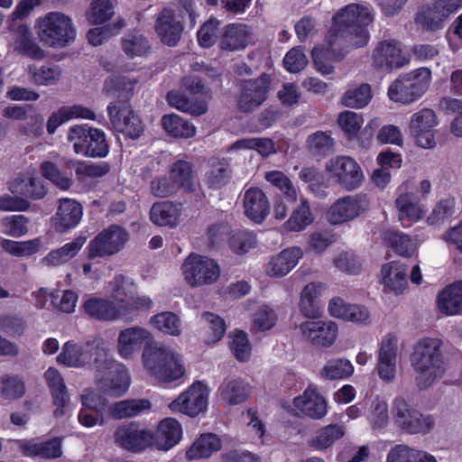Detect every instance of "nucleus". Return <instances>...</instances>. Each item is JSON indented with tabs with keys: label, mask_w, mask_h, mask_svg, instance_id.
Here are the masks:
<instances>
[{
	"label": "nucleus",
	"mask_w": 462,
	"mask_h": 462,
	"mask_svg": "<svg viewBox=\"0 0 462 462\" xmlns=\"http://www.w3.org/2000/svg\"><path fill=\"white\" fill-rule=\"evenodd\" d=\"M431 71L420 68L400 75L389 87L388 97L392 101L410 104L420 98L430 86Z\"/></svg>",
	"instance_id": "423d86ee"
},
{
	"label": "nucleus",
	"mask_w": 462,
	"mask_h": 462,
	"mask_svg": "<svg viewBox=\"0 0 462 462\" xmlns=\"http://www.w3.org/2000/svg\"><path fill=\"white\" fill-rule=\"evenodd\" d=\"M384 243L394 250L396 254L403 257H411L416 246L411 237L398 230H386L383 234Z\"/></svg>",
	"instance_id": "3c124183"
},
{
	"label": "nucleus",
	"mask_w": 462,
	"mask_h": 462,
	"mask_svg": "<svg viewBox=\"0 0 462 462\" xmlns=\"http://www.w3.org/2000/svg\"><path fill=\"white\" fill-rule=\"evenodd\" d=\"M398 220L403 227H409L425 215L424 206L412 192H402L395 199Z\"/></svg>",
	"instance_id": "a878e982"
},
{
	"label": "nucleus",
	"mask_w": 462,
	"mask_h": 462,
	"mask_svg": "<svg viewBox=\"0 0 462 462\" xmlns=\"http://www.w3.org/2000/svg\"><path fill=\"white\" fill-rule=\"evenodd\" d=\"M152 339L149 330L139 326H133L121 330L116 340V350L125 359L138 352L143 345Z\"/></svg>",
	"instance_id": "b1692460"
},
{
	"label": "nucleus",
	"mask_w": 462,
	"mask_h": 462,
	"mask_svg": "<svg viewBox=\"0 0 462 462\" xmlns=\"http://www.w3.org/2000/svg\"><path fill=\"white\" fill-rule=\"evenodd\" d=\"M22 448L28 456H40L46 458L60 457L62 454L61 441L57 438L41 443L26 442L23 444Z\"/></svg>",
	"instance_id": "864d4df0"
},
{
	"label": "nucleus",
	"mask_w": 462,
	"mask_h": 462,
	"mask_svg": "<svg viewBox=\"0 0 462 462\" xmlns=\"http://www.w3.org/2000/svg\"><path fill=\"white\" fill-rule=\"evenodd\" d=\"M301 257L302 251L299 247L286 248L270 259L266 273L270 277H283L297 265Z\"/></svg>",
	"instance_id": "c85d7f7f"
},
{
	"label": "nucleus",
	"mask_w": 462,
	"mask_h": 462,
	"mask_svg": "<svg viewBox=\"0 0 462 462\" xmlns=\"http://www.w3.org/2000/svg\"><path fill=\"white\" fill-rule=\"evenodd\" d=\"M326 170L337 183L346 190L361 186L364 175L359 164L351 157L337 156L327 163Z\"/></svg>",
	"instance_id": "4468645a"
},
{
	"label": "nucleus",
	"mask_w": 462,
	"mask_h": 462,
	"mask_svg": "<svg viewBox=\"0 0 462 462\" xmlns=\"http://www.w3.org/2000/svg\"><path fill=\"white\" fill-rule=\"evenodd\" d=\"M71 118H84L94 120L95 113L82 106H72L61 107L58 112L51 114L47 121V131L50 134L55 133L56 129Z\"/></svg>",
	"instance_id": "ea45409f"
},
{
	"label": "nucleus",
	"mask_w": 462,
	"mask_h": 462,
	"mask_svg": "<svg viewBox=\"0 0 462 462\" xmlns=\"http://www.w3.org/2000/svg\"><path fill=\"white\" fill-rule=\"evenodd\" d=\"M184 279L191 287L209 285L220 276V267L213 259L189 254L181 266Z\"/></svg>",
	"instance_id": "f8f14e48"
},
{
	"label": "nucleus",
	"mask_w": 462,
	"mask_h": 462,
	"mask_svg": "<svg viewBox=\"0 0 462 462\" xmlns=\"http://www.w3.org/2000/svg\"><path fill=\"white\" fill-rule=\"evenodd\" d=\"M398 339L387 335L382 341L377 365L378 374L383 381L390 382L395 376Z\"/></svg>",
	"instance_id": "bb28decb"
},
{
	"label": "nucleus",
	"mask_w": 462,
	"mask_h": 462,
	"mask_svg": "<svg viewBox=\"0 0 462 462\" xmlns=\"http://www.w3.org/2000/svg\"><path fill=\"white\" fill-rule=\"evenodd\" d=\"M162 125L173 137L189 138L196 134V127L191 123L174 114L163 116Z\"/></svg>",
	"instance_id": "603ef678"
},
{
	"label": "nucleus",
	"mask_w": 462,
	"mask_h": 462,
	"mask_svg": "<svg viewBox=\"0 0 462 462\" xmlns=\"http://www.w3.org/2000/svg\"><path fill=\"white\" fill-rule=\"evenodd\" d=\"M218 395L226 404L236 405L246 401L249 395V387L242 381L229 380L220 385Z\"/></svg>",
	"instance_id": "49530a36"
},
{
	"label": "nucleus",
	"mask_w": 462,
	"mask_h": 462,
	"mask_svg": "<svg viewBox=\"0 0 462 462\" xmlns=\"http://www.w3.org/2000/svg\"><path fill=\"white\" fill-rule=\"evenodd\" d=\"M82 310L89 318L99 321H114L120 319V310L108 299L91 297L86 300Z\"/></svg>",
	"instance_id": "7c9ffc66"
},
{
	"label": "nucleus",
	"mask_w": 462,
	"mask_h": 462,
	"mask_svg": "<svg viewBox=\"0 0 462 462\" xmlns=\"http://www.w3.org/2000/svg\"><path fill=\"white\" fill-rule=\"evenodd\" d=\"M332 21L328 35L344 42L350 50L367 44L370 37L367 26L374 22V14L367 6L349 4L337 11Z\"/></svg>",
	"instance_id": "f257e3e1"
},
{
	"label": "nucleus",
	"mask_w": 462,
	"mask_h": 462,
	"mask_svg": "<svg viewBox=\"0 0 462 462\" xmlns=\"http://www.w3.org/2000/svg\"><path fill=\"white\" fill-rule=\"evenodd\" d=\"M82 206L74 199H60L54 217V227L63 233L79 225L82 218Z\"/></svg>",
	"instance_id": "cd10ccee"
},
{
	"label": "nucleus",
	"mask_w": 462,
	"mask_h": 462,
	"mask_svg": "<svg viewBox=\"0 0 462 462\" xmlns=\"http://www.w3.org/2000/svg\"><path fill=\"white\" fill-rule=\"evenodd\" d=\"M381 275L384 291L399 294L407 286V266L404 263L396 261L385 263L382 266Z\"/></svg>",
	"instance_id": "473e14b6"
},
{
	"label": "nucleus",
	"mask_w": 462,
	"mask_h": 462,
	"mask_svg": "<svg viewBox=\"0 0 462 462\" xmlns=\"http://www.w3.org/2000/svg\"><path fill=\"white\" fill-rule=\"evenodd\" d=\"M128 240V233L119 226L111 225L102 230L88 245L89 259L111 256L119 252Z\"/></svg>",
	"instance_id": "ddd939ff"
},
{
	"label": "nucleus",
	"mask_w": 462,
	"mask_h": 462,
	"mask_svg": "<svg viewBox=\"0 0 462 462\" xmlns=\"http://www.w3.org/2000/svg\"><path fill=\"white\" fill-rule=\"evenodd\" d=\"M166 99L171 106L176 107L183 112H188L191 115L200 116L208 110L206 102L199 101L198 103H193L178 91H170L167 94Z\"/></svg>",
	"instance_id": "4d7b16f0"
},
{
	"label": "nucleus",
	"mask_w": 462,
	"mask_h": 462,
	"mask_svg": "<svg viewBox=\"0 0 462 462\" xmlns=\"http://www.w3.org/2000/svg\"><path fill=\"white\" fill-rule=\"evenodd\" d=\"M181 434L182 430L179 421L166 418L160 422L153 439L159 449L168 450L180 441Z\"/></svg>",
	"instance_id": "e433bc0d"
},
{
	"label": "nucleus",
	"mask_w": 462,
	"mask_h": 462,
	"mask_svg": "<svg viewBox=\"0 0 462 462\" xmlns=\"http://www.w3.org/2000/svg\"><path fill=\"white\" fill-rule=\"evenodd\" d=\"M110 122L114 129L130 138H138L143 132V125L139 116L134 115L128 104H110L107 106Z\"/></svg>",
	"instance_id": "6ab92c4d"
},
{
	"label": "nucleus",
	"mask_w": 462,
	"mask_h": 462,
	"mask_svg": "<svg viewBox=\"0 0 462 462\" xmlns=\"http://www.w3.org/2000/svg\"><path fill=\"white\" fill-rule=\"evenodd\" d=\"M151 409V402L147 399L123 400L109 405L108 415L116 420L130 418L139 415Z\"/></svg>",
	"instance_id": "58836bf2"
},
{
	"label": "nucleus",
	"mask_w": 462,
	"mask_h": 462,
	"mask_svg": "<svg viewBox=\"0 0 462 462\" xmlns=\"http://www.w3.org/2000/svg\"><path fill=\"white\" fill-rule=\"evenodd\" d=\"M220 448L221 440L216 434H202L187 450L186 457L189 460L208 458Z\"/></svg>",
	"instance_id": "c03bdc74"
},
{
	"label": "nucleus",
	"mask_w": 462,
	"mask_h": 462,
	"mask_svg": "<svg viewBox=\"0 0 462 462\" xmlns=\"http://www.w3.org/2000/svg\"><path fill=\"white\" fill-rule=\"evenodd\" d=\"M29 73L32 75V81L37 85H53L60 79L61 70L55 65H43L40 68L30 66Z\"/></svg>",
	"instance_id": "774afa93"
},
{
	"label": "nucleus",
	"mask_w": 462,
	"mask_h": 462,
	"mask_svg": "<svg viewBox=\"0 0 462 462\" xmlns=\"http://www.w3.org/2000/svg\"><path fill=\"white\" fill-rule=\"evenodd\" d=\"M38 35L44 44L63 48L75 40L76 28L68 15L51 12L41 20Z\"/></svg>",
	"instance_id": "0eeeda50"
},
{
	"label": "nucleus",
	"mask_w": 462,
	"mask_h": 462,
	"mask_svg": "<svg viewBox=\"0 0 462 462\" xmlns=\"http://www.w3.org/2000/svg\"><path fill=\"white\" fill-rule=\"evenodd\" d=\"M245 215L256 223L262 222L270 211V204L265 193L259 188H251L244 194Z\"/></svg>",
	"instance_id": "2f4dec72"
},
{
	"label": "nucleus",
	"mask_w": 462,
	"mask_h": 462,
	"mask_svg": "<svg viewBox=\"0 0 462 462\" xmlns=\"http://www.w3.org/2000/svg\"><path fill=\"white\" fill-rule=\"evenodd\" d=\"M300 330L305 339L316 346H330L337 336V327L330 320L306 321L300 324Z\"/></svg>",
	"instance_id": "5701e85b"
},
{
	"label": "nucleus",
	"mask_w": 462,
	"mask_h": 462,
	"mask_svg": "<svg viewBox=\"0 0 462 462\" xmlns=\"http://www.w3.org/2000/svg\"><path fill=\"white\" fill-rule=\"evenodd\" d=\"M438 307L446 315H456L462 311V281L447 286L439 295Z\"/></svg>",
	"instance_id": "4c0bfd02"
},
{
	"label": "nucleus",
	"mask_w": 462,
	"mask_h": 462,
	"mask_svg": "<svg viewBox=\"0 0 462 462\" xmlns=\"http://www.w3.org/2000/svg\"><path fill=\"white\" fill-rule=\"evenodd\" d=\"M154 30L163 44L173 47L176 46L180 40L183 32V24L177 17L173 9L164 7L156 16Z\"/></svg>",
	"instance_id": "412c9836"
},
{
	"label": "nucleus",
	"mask_w": 462,
	"mask_h": 462,
	"mask_svg": "<svg viewBox=\"0 0 462 462\" xmlns=\"http://www.w3.org/2000/svg\"><path fill=\"white\" fill-rule=\"evenodd\" d=\"M437 125L435 112L423 108L413 114L409 124L411 134L416 139L418 145L425 149L435 147L436 141L433 128Z\"/></svg>",
	"instance_id": "a211bd4d"
},
{
	"label": "nucleus",
	"mask_w": 462,
	"mask_h": 462,
	"mask_svg": "<svg viewBox=\"0 0 462 462\" xmlns=\"http://www.w3.org/2000/svg\"><path fill=\"white\" fill-rule=\"evenodd\" d=\"M136 80L125 76H112L104 82V92L116 101L114 104H128L129 99L134 94Z\"/></svg>",
	"instance_id": "72a5a7b5"
},
{
	"label": "nucleus",
	"mask_w": 462,
	"mask_h": 462,
	"mask_svg": "<svg viewBox=\"0 0 462 462\" xmlns=\"http://www.w3.org/2000/svg\"><path fill=\"white\" fill-rule=\"evenodd\" d=\"M112 301L120 310V317H123L134 310L150 309L152 301L146 296L136 295L134 284L122 275L116 276L110 282Z\"/></svg>",
	"instance_id": "9b49d317"
},
{
	"label": "nucleus",
	"mask_w": 462,
	"mask_h": 462,
	"mask_svg": "<svg viewBox=\"0 0 462 462\" xmlns=\"http://www.w3.org/2000/svg\"><path fill=\"white\" fill-rule=\"evenodd\" d=\"M345 43L327 35L321 47L312 50V60L316 69L323 75L333 72V61L341 60L351 50Z\"/></svg>",
	"instance_id": "f3484780"
},
{
	"label": "nucleus",
	"mask_w": 462,
	"mask_h": 462,
	"mask_svg": "<svg viewBox=\"0 0 462 462\" xmlns=\"http://www.w3.org/2000/svg\"><path fill=\"white\" fill-rule=\"evenodd\" d=\"M14 51L32 60H43L45 51L38 45L32 37L30 29L25 25H19L15 31Z\"/></svg>",
	"instance_id": "c9c22d12"
},
{
	"label": "nucleus",
	"mask_w": 462,
	"mask_h": 462,
	"mask_svg": "<svg viewBox=\"0 0 462 462\" xmlns=\"http://www.w3.org/2000/svg\"><path fill=\"white\" fill-rule=\"evenodd\" d=\"M441 340L426 337L414 346L411 363L416 372V383L420 389H428L440 380L446 373L447 365L441 351Z\"/></svg>",
	"instance_id": "f03ea898"
},
{
	"label": "nucleus",
	"mask_w": 462,
	"mask_h": 462,
	"mask_svg": "<svg viewBox=\"0 0 462 462\" xmlns=\"http://www.w3.org/2000/svg\"><path fill=\"white\" fill-rule=\"evenodd\" d=\"M447 19L446 15L433 2L430 6L423 8L417 14L415 22L424 31L436 32L443 28L444 22Z\"/></svg>",
	"instance_id": "09e8293b"
},
{
	"label": "nucleus",
	"mask_w": 462,
	"mask_h": 462,
	"mask_svg": "<svg viewBox=\"0 0 462 462\" xmlns=\"http://www.w3.org/2000/svg\"><path fill=\"white\" fill-rule=\"evenodd\" d=\"M86 240L85 236L76 237L73 241L65 244L61 247L51 250L42 259V263L48 267H56L67 263L77 255L85 245Z\"/></svg>",
	"instance_id": "f704fd0d"
},
{
	"label": "nucleus",
	"mask_w": 462,
	"mask_h": 462,
	"mask_svg": "<svg viewBox=\"0 0 462 462\" xmlns=\"http://www.w3.org/2000/svg\"><path fill=\"white\" fill-rule=\"evenodd\" d=\"M344 433L342 426L330 424L318 430L315 437L310 439V444L317 448L324 449L330 447L337 439L342 438Z\"/></svg>",
	"instance_id": "052dcab7"
},
{
	"label": "nucleus",
	"mask_w": 462,
	"mask_h": 462,
	"mask_svg": "<svg viewBox=\"0 0 462 462\" xmlns=\"http://www.w3.org/2000/svg\"><path fill=\"white\" fill-rule=\"evenodd\" d=\"M152 324L160 331L171 336H179L181 332V322L172 312H162L153 316Z\"/></svg>",
	"instance_id": "e2e57ef3"
},
{
	"label": "nucleus",
	"mask_w": 462,
	"mask_h": 462,
	"mask_svg": "<svg viewBox=\"0 0 462 462\" xmlns=\"http://www.w3.org/2000/svg\"><path fill=\"white\" fill-rule=\"evenodd\" d=\"M251 34L249 27L245 24H228L220 37L218 46L220 50L226 51L244 50L250 42Z\"/></svg>",
	"instance_id": "c756f323"
},
{
	"label": "nucleus",
	"mask_w": 462,
	"mask_h": 462,
	"mask_svg": "<svg viewBox=\"0 0 462 462\" xmlns=\"http://www.w3.org/2000/svg\"><path fill=\"white\" fill-rule=\"evenodd\" d=\"M372 98L371 88L368 84H361L358 87L348 89L341 98L345 106L352 108H362L365 106Z\"/></svg>",
	"instance_id": "bf43d9fd"
},
{
	"label": "nucleus",
	"mask_w": 462,
	"mask_h": 462,
	"mask_svg": "<svg viewBox=\"0 0 462 462\" xmlns=\"http://www.w3.org/2000/svg\"><path fill=\"white\" fill-rule=\"evenodd\" d=\"M169 174L177 189L191 193L195 191L194 173L190 162L179 160L171 164Z\"/></svg>",
	"instance_id": "37998d69"
},
{
	"label": "nucleus",
	"mask_w": 462,
	"mask_h": 462,
	"mask_svg": "<svg viewBox=\"0 0 462 462\" xmlns=\"http://www.w3.org/2000/svg\"><path fill=\"white\" fill-rule=\"evenodd\" d=\"M393 415L396 424L409 434L430 433L435 427V419L411 407L404 399L396 398L393 403Z\"/></svg>",
	"instance_id": "9d476101"
},
{
	"label": "nucleus",
	"mask_w": 462,
	"mask_h": 462,
	"mask_svg": "<svg viewBox=\"0 0 462 462\" xmlns=\"http://www.w3.org/2000/svg\"><path fill=\"white\" fill-rule=\"evenodd\" d=\"M270 78L266 74L253 80H245L241 86L238 107L243 112H251L260 106L266 99Z\"/></svg>",
	"instance_id": "aec40b11"
},
{
	"label": "nucleus",
	"mask_w": 462,
	"mask_h": 462,
	"mask_svg": "<svg viewBox=\"0 0 462 462\" xmlns=\"http://www.w3.org/2000/svg\"><path fill=\"white\" fill-rule=\"evenodd\" d=\"M369 208V199L365 194L358 193L346 196L336 200L327 213L328 221L332 225L349 222Z\"/></svg>",
	"instance_id": "2eb2a0df"
},
{
	"label": "nucleus",
	"mask_w": 462,
	"mask_h": 462,
	"mask_svg": "<svg viewBox=\"0 0 462 462\" xmlns=\"http://www.w3.org/2000/svg\"><path fill=\"white\" fill-rule=\"evenodd\" d=\"M68 141L73 143V150L77 154L87 157L104 158L109 152L105 133L87 125L70 127Z\"/></svg>",
	"instance_id": "1a4fd4ad"
},
{
	"label": "nucleus",
	"mask_w": 462,
	"mask_h": 462,
	"mask_svg": "<svg viewBox=\"0 0 462 462\" xmlns=\"http://www.w3.org/2000/svg\"><path fill=\"white\" fill-rule=\"evenodd\" d=\"M142 358L144 368L160 383H171L184 374L185 369L180 355L170 347L145 346Z\"/></svg>",
	"instance_id": "7ed1b4c3"
},
{
	"label": "nucleus",
	"mask_w": 462,
	"mask_h": 462,
	"mask_svg": "<svg viewBox=\"0 0 462 462\" xmlns=\"http://www.w3.org/2000/svg\"><path fill=\"white\" fill-rule=\"evenodd\" d=\"M233 149H254L262 156L267 157L276 152L274 143L269 138H245L236 141Z\"/></svg>",
	"instance_id": "338daca9"
},
{
	"label": "nucleus",
	"mask_w": 462,
	"mask_h": 462,
	"mask_svg": "<svg viewBox=\"0 0 462 462\" xmlns=\"http://www.w3.org/2000/svg\"><path fill=\"white\" fill-rule=\"evenodd\" d=\"M107 349L106 343L101 338H96L85 345L68 341L57 356V362L60 365L76 368L91 365L94 370L97 364L102 362Z\"/></svg>",
	"instance_id": "39448f33"
},
{
	"label": "nucleus",
	"mask_w": 462,
	"mask_h": 462,
	"mask_svg": "<svg viewBox=\"0 0 462 462\" xmlns=\"http://www.w3.org/2000/svg\"><path fill=\"white\" fill-rule=\"evenodd\" d=\"M25 393L24 383L16 375L0 376V394L3 399L13 401L22 398Z\"/></svg>",
	"instance_id": "680f3d73"
},
{
	"label": "nucleus",
	"mask_w": 462,
	"mask_h": 462,
	"mask_svg": "<svg viewBox=\"0 0 462 462\" xmlns=\"http://www.w3.org/2000/svg\"><path fill=\"white\" fill-rule=\"evenodd\" d=\"M354 372L350 361L346 358L328 360L320 370L319 375L325 380H339L349 377Z\"/></svg>",
	"instance_id": "5fc2aeb1"
},
{
	"label": "nucleus",
	"mask_w": 462,
	"mask_h": 462,
	"mask_svg": "<svg viewBox=\"0 0 462 462\" xmlns=\"http://www.w3.org/2000/svg\"><path fill=\"white\" fill-rule=\"evenodd\" d=\"M313 222L309 201L303 196L300 197V204L292 210L289 219L284 223V229L291 232H299L305 229Z\"/></svg>",
	"instance_id": "de8ad7c7"
},
{
	"label": "nucleus",
	"mask_w": 462,
	"mask_h": 462,
	"mask_svg": "<svg viewBox=\"0 0 462 462\" xmlns=\"http://www.w3.org/2000/svg\"><path fill=\"white\" fill-rule=\"evenodd\" d=\"M456 211V200L454 198L440 199L433 207L427 217V223L430 226L441 225L448 221Z\"/></svg>",
	"instance_id": "13d9d810"
},
{
	"label": "nucleus",
	"mask_w": 462,
	"mask_h": 462,
	"mask_svg": "<svg viewBox=\"0 0 462 462\" xmlns=\"http://www.w3.org/2000/svg\"><path fill=\"white\" fill-rule=\"evenodd\" d=\"M114 0H92L88 20L92 23L99 24L109 20L115 14Z\"/></svg>",
	"instance_id": "69168bd1"
},
{
	"label": "nucleus",
	"mask_w": 462,
	"mask_h": 462,
	"mask_svg": "<svg viewBox=\"0 0 462 462\" xmlns=\"http://www.w3.org/2000/svg\"><path fill=\"white\" fill-rule=\"evenodd\" d=\"M323 289L324 285L321 282H310L303 288L300 293V310L305 317L315 318L318 315L317 300Z\"/></svg>",
	"instance_id": "8fccbe9b"
},
{
	"label": "nucleus",
	"mask_w": 462,
	"mask_h": 462,
	"mask_svg": "<svg viewBox=\"0 0 462 462\" xmlns=\"http://www.w3.org/2000/svg\"><path fill=\"white\" fill-rule=\"evenodd\" d=\"M293 404L301 415L314 420L322 419L328 411L325 398L315 388L310 386L302 394L294 398Z\"/></svg>",
	"instance_id": "393cba45"
},
{
	"label": "nucleus",
	"mask_w": 462,
	"mask_h": 462,
	"mask_svg": "<svg viewBox=\"0 0 462 462\" xmlns=\"http://www.w3.org/2000/svg\"><path fill=\"white\" fill-rule=\"evenodd\" d=\"M208 398V387L201 382H195L185 393L171 402L169 407L172 411L195 417L206 410Z\"/></svg>",
	"instance_id": "dca6fc26"
},
{
	"label": "nucleus",
	"mask_w": 462,
	"mask_h": 462,
	"mask_svg": "<svg viewBox=\"0 0 462 462\" xmlns=\"http://www.w3.org/2000/svg\"><path fill=\"white\" fill-rule=\"evenodd\" d=\"M410 62V55L402 43L393 38L378 41L370 55L371 67L381 73H391Z\"/></svg>",
	"instance_id": "6e6552de"
},
{
	"label": "nucleus",
	"mask_w": 462,
	"mask_h": 462,
	"mask_svg": "<svg viewBox=\"0 0 462 462\" xmlns=\"http://www.w3.org/2000/svg\"><path fill=\"white\" fill-rule=\"evenodd\" d=\"M9 190L13 194H19L30 199H42L47 190L40 178H16L9 184Z\"/></svg>",
	"instance_id": "a19ab883"
},
{
	"label": "nucleus",
	"mask_w": 462,
	"mask_h": 462,
	"mask_svg": "<svg viewBox=\"0 0 462 462\" xmlns=\"http://www.w3.org/2000/svg\"><path fill=\"white\" fill-rule=\"evenodd\" d=\"M68 168H73L79 180L85 178H98L105 176L110 170L106 162H90L81 161H69L66 164Z\"/></svg>",
	"instance_id": "6e6d98bb"
},
{
	"label": "nucleus",
	"mask_w": 462,
	"mask_h": 462,
	"mask_svg": "<svg viewBox=\"0 0 462 462\" xmlns=\"http://www.w3.org/2000/svg\"><path fill=\"white\" fill-rule=\"evenodd\" d=\"M256 244L255 236L247 230L233 231L228 238L230 249L236 254H244Z\"/></svg>",
	"instance_id": "0e129e2a"
},
{
	"label": "nucleus",
	"mask_w": 462,
	"mask_h": 462,
	"mask_svg": "<svg viewBox=\"0 0 462 462\" xmlns=\"http://www.w3.org/2000/svg\"><path fill=\"white\" fill-rule=\"evenodd\" d=\"M231 166L226 159H214L209 162V169L206 172V182L208 188L218 189L228 183L231 179Z\"/></svg>",
	"instance_id": "a18cd8bd"
},
{
	"label": "nucleus",
	"mask_w": 462,
	"mask_h": 462,
	"mask_svg": "<svg viewBox=\"0 0 462 462\" xmlns=\"http://www.w3.org/2000/svg\"><path fill=\"white\" fill-rule=\"evenodd\" d=\"M115 443L133 452L145 449L152 445L153 435L151 431L138 429L134 424L122 425L114 433Z\"/></svg>",
	"instance_id": "4be33fe9"
},
{
	"label": "nucleus",
	"mask_w": 462,
	"mask_h": 462,
	"mask_svg": "<svg viewBox=\"0 0 462 462\" xmlns=\"http://www.w3.org/2000/svg\"><path fill=\"white\" fill-rule=\"evenodd\" d=\"M180 217V208L171 201L154 203L150 209V219L157 226H174Z\"/></svg>",
	"instance_id": "79ce46f5"
},
{
	"label": "nucleus",
	"mask_w": 462,
	"mask_h": 462,
	"mask_svg": "<svg viewBox=\"0 0 462 462\" xmlns=\"http://www.w3.org/2000/svg\"><path fill=\"white\" fill-rule=\"evenodd\" d=\"M94 378L98 389L104 393L119 397L130 386V375L125 365L109 356V350L102 362L94 369Z\"/></svg>",
	"instance_id": "20e7f679"
}]
</instances>
